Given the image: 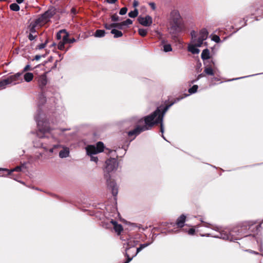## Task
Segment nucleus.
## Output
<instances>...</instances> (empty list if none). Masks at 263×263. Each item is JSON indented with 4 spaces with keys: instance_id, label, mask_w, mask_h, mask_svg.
Listing matches in <instances>:
<instances>
[{
    "instance_id": "27",
    "label": "nucleus",
    "mask_w": 263,
    "mask_h": 263,
    "mask_svg": "<svg viewBox=\"0 0 263 263\" xmlns=\"http://www.w3.org/2000/svg\"><path fill=\"white\" fill-rule=\"evenodd\" d=\"M204 72L209 75L213 76L214 75L213 70L211 67H207L204 69Z\"/></svg>"
},
{
    "instance_id": "7",
    "label": "nucleus",
    "mask_w": 263,
    "mask_h": 263,
    "mask_svg": "<svg viewBox=\"0 0 263 263\" xmlns=\"http://www.w3.org/2000/svg\"><path fill=\"white\" fill-rule=\"evenodd\" d=\"M118 166L117 161L116 159L111 158L109 159L106 161V167L105 169V173H109L117 169Z\"/></svg>"
},
{
    "instance_id": "6",
    "label": "nucleus",
    "mask_w": 263,
    "mask_h": 263,
    "mask_svg": "<svg viewBox=\"0 0 263 263\" xmlns=\"http://www.w3.org/2000/svg\"><path fill=\"white\" fill-rule=\"evenodd\" d=\"M104 144L101 142H99L97 144V146L88 145L86 147L87 153L88 155L96 154L103 151Z\"/></svg>"
},
{
    "instance_id": "39",
    "label": "nucleus",
    "mask_w": 263,
    "mask_h": 263,
    "mask_svg": "<svg viewBox=\"0 0 263 263\" xmlns=\"http://www.w3.org/2000/svg\"><path fill=\"white\" fill-rule=\"evenodd\" d=\"M30 70V66L29 65H27L24 68L23 71H27L28 70Z\"/></svg>"
},
{
    "instance_id": "34",
    "label": "nucleus",
    "mask_w": 263,
    "mask_h": 263,
    "mask_svg": "<svg viewBox=\"0 0 263 263\" xmlns=\"http://www.w3.org/2000/svg\"><path fill=\"white\" fill-rule=\"evenodd\" d=\"M37 36V35L36 34H33L32 33H30L29 35H28V39L30 40V41H33L34 40L36 37Z\"/></svg>"
},
{
    "instance_id": "8",
    "label": "nucleus",
    "mask_w": 263,
    "mask_h": 263,
    "mask_svg": "<svg viewBox=\"0 0 263 263\" xmlns=\"http://www.w3.org/2000/svg\"><path fill=\"white\" fill-rule=\"evenodd\" d=\"M105 176L107 179V186L109 190L111 191L112 194L114 196H117V195L118 194V191L117 184L113 181H109L108 178L110 177L109 175L105 174Z\"/></svg>"
},
{
    "instance_id": "15",
    "label": "nucleus",
    "mask_w": 263,
    "mask_h": 263,
    "mask_svg": "<svg viewBox=\"0 0 263 263\" xmlns=\"http://www.w3.org/2000/svg\"><path fill=\"white\" fill-rule=\"evenodd\" d=\"M186 217L184 215H181L177 220L176 224L179 228H182L185 221Z\"/></svg>"
},
{
    "instance_id": "42",
    "label": "nucleus",
    "mask_w": 263,
    "mask_h": 263,
    "mask_svg": "<svg viewBox=\"0 0 263 263\" xmlns=\"http://www.w3.org/2000/svg\"><path fill=\"white\" fill-rule=\"evenodd\" d=\"M138 5H139V2L136 0H134L133 1V7L135 8H136Z\"/></svg>"
},
{
    "instance_id": "49",
    "label": "nucleus",
    "mask_w": 263,
    "mask_h": 263,
    "mask_svg": "<svg viewBox=\"0 0 263 263\" xmlns=\"http://www.w3.org/2000/svg\"><path fill=\"white\" fill-rule=\"evenodd\" d=\"M76 39L74 38H72L71 39H69V43H72L76 42Z\"/></svg>"
},
{
    "instance_id": "19",
    "label": "nucleus",
    "mask_w": 263,
    "mask_h": 263,
    "mask_svg": "<svg viewBox=\"0 0 263 263\" xmlns=\"http://www.w3.org/2000/svg\"><path fill=\"white\" fill-rule=\"evenodd\" d=\"M24 78L25 81L29 82L33 79V74L31 72H27L24 74Z\"/></svg>"
},
{
    "instance_id": "5",
    "label": "nucleus",
    "mask_w": 263,
    "mask_h": 263,
    "mask_svg": "<svg viewBox=\"0 0 263 263\" xmlns=\"http://www.w3.org/2000/svg\"><path fill=\"white\" fill-rule=\"evenodd\" d=\"M21 73H17L14 75L10 76L7 79H4L0 81V90L5 89L6 86L10 84H16V81L19 79L21 76Z\"/></svg>"
},
{
    "instance_id": "38",
    "label": "nucleus",
    "mask_w": 263,
    "mask_h": 263,
    "mask_svg": "<svg viewBox=\"0 0 263 263\" xmlns=\"http://www.w3.org/2000/svg\"><path fill=\"white\" fill-rule=\"evenodd\" d=\"M111 20L114 22L117 21L118 20V16L117 15H113L111 16Z\"/></svg>"
},
{
    "instance_id": "16",
    "label": "nucleus",
    "mask_w": 263,
    "mask_h": 263,
    "mask_svg": "<svg viewBox=\"0 0 263 263\" xmlns=\"http://www.w3.org/2000/svg\"><path fill=\"white\" fill-rule=\"evenodd\" d=\"M69 150L67 147H64L59 153V156L61 158H66L69 156Z\"/></svg>"
},
{
    "instance_id": "20",
    "label": "nucleus",
    "mask_w": 263,
    "mask_h": 263,
    "mask_svg": "<svg viewBox=\"0 0 263 263\" xmlns=\"http://www.w3.org/2000/svg\"><path fill=\"white\" fill-rule=\"evenodd\" d=\"M111 33L114 35L115 37H119L122 36L123 34L121 31L118 30L116 29H112Z\"/></svg>"
},
{
    "instance_id": "46",
    "label": "nucleus",
    "mask_w": 263,
    "mask_h": 263,
    "mask_svg": "<svg viewBox=\"0 0 263 263\" xmlns=\"http://www.w3.org/2000/svg\"><path fill=\"white\" fill-rule=\"evenodd\" d=\"M117 0H106V1L110 4L115 3Z\"/></svg>"
},
{
    "instance_id": "52",
    "label": "nucleus",
    "mask_w": 263,
    "mask_h": 263,
    "mask_svg": "<svg viewBox=\"0 0 263 263\" xmlns=\"http://www.w3.org/2000/svg\"><path fill=\"white\" fill-rule=\"evenodd\" d=\"M49 152L52 153L53 152V148H51L50 150H49Z\"/></svg>"
},
{
    "instance_id": "12",
    "label": "nucleus",
    "mask_w": 263,
    "mask_h": 263,
    "mask_svg": "<svg viewBox=\"0 0 263 263\" xmlns=\"http://www.w3.org/2000/svg\"><path fill=\"white\" fill-rule=\"evenodd\" d=\"M159 39L161 40V44L163 45V50L164 52H167L172 50L171 45L170 44H166L165 40L161 39V34H160Z\"/></svg>"
},
{
    "instance_id": "30",
    "label": "nucleus",
    "mask_w": 263,
    "mask_h": 263,
    "mask_svg": "<svg viewBox=\"0 0 263 263\" xmlns=\"http://www.w3.org/2000/svg\"><path fill=\"white\" fill-rule=\"evenodd\" d=\"M132 23H133V21L129 18H128L126 21L122 22V24L123 25V26H127L128 25H130Z\"/></svg>"
},
{
    "instance_id": "41",
    "label": "nucleus",
    "mask_w": 263,
    "mask_h": 263,
    "mask_svg": "<svg viewBox=\"0 0 263 263\" xmlns=\"http://www.w3.org/2000/svg\"><path fill=\"white\" fill-rule=\"evenodd\" d=\"M195 233V229H193V228H191L190 229L189 231H188V233L190 234V235H193Z\"/></svg>"
},
{
    "instance_id": "17",
    "label": "nucleus",
    "mask_w": 263,
    "mask_h": 263,
    "mask_svg": "<svg viewBox=\"0 0 263 263\" xmlns=\"http://www.w3.org/2000/svg\"><path fill=\"white\" fill-rule=\"evenodd\" d=\"M194 43H195V45H191L189 46L188 50L193 54H198L200 50L199 49L196 48V42Z\"/></svg>"
},
{
    "instance_id": "37",
    "label": "nucleus",
    "mask_w": 263,
    "mask_h": 263,
    "mask_svg": "<svg viewBox=\"0 0 263 263\" xmlns=\"http://www.w3.org/2000/svg\"><path fill=\"white\" fill-rule=\"evenodd\" d=\"M149 5L151 6V8L153 10H154L156 9V6H155V4L154 3H153V2L149 3Z\"/></svg>"
},
{
    "instance_id": "24",
    "label": "nucleus",
    "mask_w": 263,
    "mask_h": 263,
    "mask_svg": "<svg viewBox=\"0 0 263 263\" xmlns=\"http://www.w3.org/2000/svg\"><path fill=\"white\" fill-rule=\"evenodd\" d=\"M10 8L11 10L17 11L20 10L19 6L16 3H13L10 5Z\"/></svg>"
},
{
    "instance_id": "43",
    "label": "nucleus",
    "mask_w": 263,
    "mask_h": 263,
    "mask_svg": "<svg viewBox=\"0 0 263 263\" xmlns=\"http://www.w3.org/2000/svg\"><path fill=\"white\" fill-rule=\"evenodd\" d=\"M91 160L97 162L98 161V158L97 157L91 156Z\"/></svg>"
},
{
    "instance_id": "44",
    "label": "nucleus",
    "mask_w": 263,
    "mask_h": 263,
    "mask_svg": "<svg viewBox=\"0 0 263 263\" xmlns=\"http://www.w3.org/2000/svg\"><path fill=\"white\" fill-rule=\"evenodd\" d=\"M20 171H21V167L17 166L15 168H14L13 170H11V172H13V171L19 172Z\"/></svg>"
},
{
    "instance_id": "48",
    "label": "nucleus",
    "mask_w": 263,
    "mask_h": 263,
    "mask_svg": "<svg viewBox=\"0 0 263 263\" xmlns=\"http://www.w3.org/2000/svg\"><path fill=\"white\" fill-rule=\"evenodd\" d=\"M112 28H116L117 26L119 25L118 23H112L111 24Z\"/></svg>"
},
{
    "instance_id": "28",
    "label": "nucleus",
    "mask_w": 263,
    "mask_h": 263,
    "mask_svg": "<svg viewBox=\"0 0 263 263\" xmlns=\"http://www.w3.org/2000/svg\"><path fill=\"white\" fill-rule=\"evenodd\" d=\"M198 86L196 85H194L192 87H191V88H190L189 89V92L190 93H195L197 91V89H198Z\"/></svg>"
},
{
    "instance_id": "50",
    "label": "nucleus",
    "mask_w": 263,
    "mask_h": 263,
    "mask_svg": "<svg viewBox=\"0 0 263 263\" xmlns=\"http://www.w3.org/2000/svg\"><path fill=\"white\" fill-rule=\"evenodd\" d=\"M71 12L74 14H76L77 12L76 10L74 8L71 9Z\"/></svg>"
},
{
    "instance_id": "51",
    "label": "nucleus",
    "mask_w": 263,
    "mask_h": 263,
    "mask_svg": "<svg viewBox=\"0 0 263 263\" xmlns=\"http://www.w3.org/2000/svg\"><path fill=\"white\" fill-rule=\"evenodd\" d=\"M17 3H18V4H21L22 3L24 0H16Z\"/></svg>"
},
{
    "instance_id": "47",
    "label": "nucleus",
    "mask_w": 263,
    "mask_h": 263,
    "mask_svg": "<svg viewBox=\"0 0 263 263\" xmlns=\"http://www.w3.org/2000/svg\"><path fill=\"white\" fill-rule=\"evenodd\" d=\"M118 24H119V25L117 26L116 28H118L119 29H122L123 25L122 24V23H118Z\"/></svg>"
},
{
    "instance_id": "4",
    "label": "nucleus",
    "mask_w": 263,
    "mask_h": 263,
    "mask_svg": "<svg viewBox=\"0 0 263 263\" xmlns=\"http://www.w3.org/2000/svg\"><path fill=\"white\" fill-rule=\"evenodd\" d=\"M171 28L174 31H179L181 29V21L180 13L178 10H173L170 16Z\"/></svg>"
},
{
    "instance_id": "14",
    "label": "nucleus",
    "mask_w": 263,
    "mask_h": 263,
    "mask_svg": "<svg viewBox=\"0 0 263 263\" xmlns=\"http://www.w3.org/2000/svg\"><path fill=\"white\" fill-rule=\"evenodd\" d=\"M39 86L41 87H44L47 83V80L46 74H42L39 78L38 80Z\"/></svg>"
},
{
    "instance_id": "35",
    "label": "nucleus",
    "mask_w": 263,
    "mask_h": 263,
    "mask_svg": "<svg viewBox=\"0 0 263 263\" xmlns=\"http://www.w3.org/2000/svg\"><path fill=\"white\" fill-rule=\"evenodd\" d=\"M65 43L64 42H63L62 41L60 42L58 44V48L60 50H63L64 48V44Z\"/></svg>"
},
{
    "instance_id": "23",
    "label": "nucleus",
    "mask_w": 263,
    "mask_h": 263,
    "mask_svg": "<svg viewBox=\"0 0 263 263\" xmlns=\"http://www.w3.org/2000/svg\"><path fill=\"white\" fill-rule=\"evenodd\" d=\"M138 15V10L136 8L128 13V16L131 18H135Z\"/></svg>"
},
{
    "instance_id": "40",
    "label": "nucleus",
    "mask_w": 263,
    "mask_h": 263,
    "mask_svg": "<svg viewBox=\"0 0 263 263\" xmlns=\"http://www.w3.org/2000/svg\"><path fill=\"white\" fill-rule=\"evenodd\" d=\"M105 28L106 29H109V30L112 28L111 24H105Z\"/></svg>"
},
{
    "instance_id": "11",
    "label": "nucleus",
    "mask_w": 263,
    "mask_h": 263,
    "mask_svg": "<svg viewBox=\"0 0 263 263\" xmlns=\"http://www.w3.org/2000/svg\"><path fill=\"white\" fill-rule=\"evenodd\" d=\"M148 243H144L141 245L140 247L137 249L136 253L132 257H129V253L127 252L129 250V248L127 249L126 253V256L127 257V260L124 263H128L129 262H130L132 260L133 257L135 256L140 251H141L143 249L148 246Z\"/></svg>"
},
{
    "instance_id": "10",
    "label": "nucleus",
    "mask_w": 263,
    "mask_h": 263,
    "mask_svg": "<svg viewBox=\"0 0 263 263\" xmlns=\"http://www.w3.org/2000/svg\"><path fill=\"white\" fill-rule=\"evenodd\" d=\"M138 21L141 25L145 27H149L153 23V18L149 15L145 16H140L138 18Z\"/></svg>"
},
{
    "instance_id": "9",
    "label": "nucleus",
    "mask_w": 263,
    "mask_h": 263,
    "mask_svg": "<svg viewBox=\"0 0 263 263\" xmlns=\"http://www.w3.org/2000/svg\"><path fill=\"white\" fill-rule=\"evenodd\" d=\"M208 36V32L207 30L205 28L202 29L200 31L199 37L197 40V43H196V45L197 47L201 46L203 41L207 39Z\"/></svg>"
},
{
    "instance_id": "2",
    "label": "nucleus",
    "mask_w": 263,
    "mask_h": 263,
    "mask_svg": "<svg viewBox=\"0 0 263 263\" xmlns=\"http://www.w3.org/2000/svg\"><path fill=\"white\" fill-rule=\"evenodd\" d=\"M55 13V9L51 8L48 9L40 17L37 18L34 23H31L29 26L30 33H35L36 32L35 28L36 27H41L47 23Z\"/></svg>"
},
{
    "instance_id": "21",
    "label": "nucleus",
    "mask_w": 263,
    "mask_h": 263,
    "mask_svg": "<svg viewBox=\"0 0 263 263\" xmlns=\"http://www.w3.org/2000/svg\"><path fill=\"white\" fill-rule=\"evenodd\" d=\"M105 33V31L103 30H97L95 32V36L97 37H101L104 36Z\"/></svg>"
},
{
    "instance_id": "33",
    "label": "nucleus",
    "mask_w": 263,
    "mask_h": 263,
    "mask_svg": "<svg viewBox=\"0 0 263 263\" xmlns=\"http://www.w3.org/2000/svg\"><path fill=\"white\" fill-rule=\"evenodd\" d=\"M212 40L216 43H219L220 41V37L216 35H215L212 37Z\"/></svg>"
},
{
    "instance_id": "29",
    "label": "nucleus",
    "mask_w": 263,
    "mask_h": 263,
    "mask_svg": "<svg viewBox=\"0 0 263 263\" xmlns=\"http://www.w3.org/2000/svg\"><path fill=\"white\" fill-rule=\"evenodd\" d=\"M191 35L193 42H197V39H196V32L195 31H192L191 32Z\"/></svg>"
},
{
    "instance_id": "1",
    "label": "nucleus",
    "mask_w": 263,
    "mask_h": 263,
    "mask_svg": "<svg viewBox=\"0 0 263 263\" xmlns=\"http://www.w3.org/2000/svg\"><path fill=\"white\" fill-rule=\"evenodd\" d=\"M167 107H166L163 112L161 113L160 110L158 108L151 115L146 116L144 118L145 125L143 126H137L134 130L128 132V136H137L142 132L151 129L154 125L158 123L160 124V132L162 134H163L164 133L163 119ZM162 137L165 139L163 135H162Z\"/></svg>"
},
{
    "instance_id": "25",
    "label": "nucleus",
    "mask_w": 263,
    "mask_h": 263,
    "mask_svg": "<svg viewBox=\"0 0 263 263\" xmlns=\"http://www.w3.org/2000/svg\"><path fill=\"white\" fill-rule=\"evenodd\" d=\"M138 33L141 36H145L147 34V30L143 28L139 29Z\"/></svg>"
},
{
    "instance_id": "18",
    "label": "nucleus",
    "mask_w": 263,
    "mask_h": 263,
    "mask_svg": "<svg viewBox=\"0 0 263 263\" xmlns=\"http://www.w3.org/2000/svg\"><path fill=\"white\" fill-rule=\"evenodd\" d=\"M201 58L203 60H208L210 59V52L208 49H204L201 53Z\"/></svg>"
},
{
    "instance_id": "26",
    "label": "nucleus",
    "mask_w": 263,
    "mask_h": 263,
    "mask_svg": "<svg viewBox=\"0 0 263 263\" xmlns=\"http://www.w3.org/2000/svg\"><path fill=\"white\" fill-rule=\"evenodd\" d=\"M64 35L62 37V42H64L65 44L66 43H69V38H68V33L66 31V33H63Z\"/></svg>"
},
{
    "instance_id": "36",
    "label": "nucleus",
    "mask_w": 263,
    "mask_h": 263,
    "mask_svg": "<svg viewBox=\"0 0 263 263\" xmlns=\"http://www.w3.org/2000/svg\"><path fill=\"white\" fill-rule=\"evenodd\" d=\"M46 43H42L40 45H39L37 46V48L39 49H43L46 46Z\"/></svg>"
},
{
    "instance_id": "31",
    "label": "nucleus",
    "mask_w": 263,
    "mask_h": 263,
    "mask_svg": "<svg viewBox=\"0 0 263 263\" xmlns=\"http://www.w3.org/2000/svg\"><path fill=\"white\" fill-rule=\"evenodd\" d=\"M127 9L126 7L122 8L119 12V14L120 15H124L127 12Z\"/></svg>"
},
{
    "instance_id": "53",
    "label": "nucleus",
    "mask_w": 263,
    "mask_h": 263,
    "mask_svg": "<svg viewBox=\"0 0 263 263\" xmlns=\"http://www.w3.org/2000/svg\"><path fill=\"white\" fill-rule=\"evenodd\" d=\"M58 147V145H54V148H57Z\"/></svg>"
},
{
    "instance_id": "22",
    "label": "nucleus",
    "mask_w": 263,
    "mask_h": 263,
    "mask_svg": "<svg viewBox=\"0 0 263 263\" xmlns=\"http://www.w3.org/2000/svg\"><path fill=\"white\" fill-rule=\"evenodd\" d=\"M217 237L221 238L223 239H230L231 236L226 232H222L220 234V236H217Z\"/></svg>"
},
{
    "instance_id": "13",
    "label": "nucleus",
    "mask_w": 263,
    "mask_h": 263,
    "mask_svg": "<svg viewBox=\"0 0 263 263\" xmlns=\"http://www.w3.org/2000/svg\"><path fill=\"white\" fill-rule=\"evenodd\" d=\"M110 222L112 223L115 232L120 234L123 230L121 224H118L116 221L111 220Z\"/></svg>"
},
{
    "instance_id": "32",
    "label": "nucleus",
    "mask_w": 263,
    "mask_h": 263,
    "mask_svg": "<svg viewBox=\"0 0 263 263\" xmlns=\"http://www.w3.org/2000/svg\"><path fill=\"white\" fill-rule=\"evenodd\" d=\"M63 33H66V31L65 30H62L60 31L59 32H58L57 34V37L58 40H60L62 38L61 34Z\"/></svg>"
},
{
    "instance_id": "45",
    "label": "nucleus",
    "mask_w": 263,
    "mask_h": 263,
    "mask_svg": "<svg viewBox=\"0 0 263 263\" xmlns=\"http://www.w3.org/2000/svg\"><path fill=\"white\" fill-rule=\"evenodd\" d=\"M42 57V56L40 55H36L34 58V60H35L36 61L39 60Z\"/></svg>"
},
{
    "instance_id": "3",
    "label": "nucleus",
    "mask_w": 263,
    "mask_h": 263,
    "mask_svg": "<svg viewBox=\"0 0 263 263\" xmlns=\"http://www.w3.org/2000/svg\"><path fill=\"white\" fill-rule=\"evenodd\" d=\"M42 116L43 115L39 112L37 116L35 117L38 127L37 136L39 138L49 137L47 134H50V129L49 127L48 122L46 120H44Z\"/></svg>"
}]
</instances>
